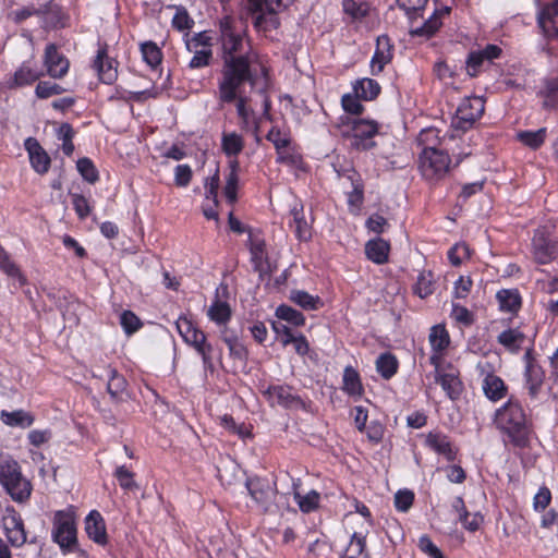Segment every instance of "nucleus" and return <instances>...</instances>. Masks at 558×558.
I'll use <instances>...</instances> for the list:
<instances>
[{
  "label": "nucleus",
  "mask_w": 558,
  "mask_h": 558,
  "mask_svg": "<svg viewBox=\"0 0 558 558\" xmlns=\"http://www.w3.org/2000/svg\"><path fill=\"white\" fill-rule=\"evenodd\" d=\"M219 41L221 45V78L218 83V99L221 105L236 101V111L243 128H248L254 111L247 107V98L241 95L245 83L255 85L252 66L258 54L246 38V26L231 16L219 22Z\"/></svg>",
  "instance_id": "f257e3e1"
},
{
  "label": "nucleus",
  "mask_w": 558,
  "mask_h": 558,
  "mask_svg": "<svg viewBox=\"0 0 558 558\" xmlns=\"http://www.w3.org/2000/svg\"><path fill=\"white\" fill-rule=\"evenodd\" d=\"M494 423L508 441L517 448H526L532 435V422L520 401L509 398L494 414Z\"/></svg>",
  "instance_id": "f03ea898"
},
{
  "label": "nucleus",
  "mask_w": 558,
  "mask_h": 558,
  "mask_svg": "<svg viewBox=\"0 0 558 558\" xmlns=\"http://www.w3.org/2000/svg\"><path fill=\"white\" fill-rule=\"evenodd\" d=\"M0 485L14 502L26 504L32 496L31 481L23 475L21 465L11 457L0 460Z\"/></svg>",
  "instance_id": "7ed1b4c3"
},
{
  "label": "nucleus",
  "mask_w": 558,
  "mask_h": 558,
  "mask_svg": "<svg viewBox=\"0 0 558 558\" xmlns=\"http://www.w3.org/2000/svg\"><path fill=\"white\" fill-rule=\"evenodd\" d=\"M450 165L449 155L436 147H425L418 159L421 174L430 182H437L445 178Z\"/></svg>",
  "instance_id": "20e7f679"
},
{
  "label": "nucleus",
  "mask_w": 558,
  "mask_h": 558,
  "mask_svg": "<svg viewBox=\"0 0 558 558\" xmlns=\"http://www.w3.org/2000/svg\"><path fill=\"white\" fill-rule=\"evenodd\" d=\"M378 123L373 120L353 119L347 124L343 135L352 148L365 151L376 146L373 138L378 134Z\"/></svg>",
  "instance_id": "39448f33"
},
{
  "label": "nucleus",
  "mask_w": 558,
  "mask_h": 558,
  "mask_svg": "<svg viewBox=\"0 0 558 558\" xmlns=\"http://www.w3.org/2000/svg\"><path fill=\"white\" fill-rule=\"evenodd\" d=\"M52 539L63 553L77 550L76 525L74 517L66 511H57L52 521Z\"/></svg>",
  "instance_id": "423d86ee"
},
{
  "label": "nucleus",
  "mask_w": 558,
  "mask_h": 558,
  "mask_svg": "<svg viewBox=\"0 0 558 558\" xmlns=\"http://www.w3.org/2000/svg\"><path fill=\"white\" fill-rule=\"evenodd\" d=\"M175 325L183 340L202 355L204 365H210L213 347L206 341V335L184 317L179 318Z\"/></svg>",
  "instance_id": "0eeeda50"
},
{
  "label": "nucleus",
  "mask_w": 558,
  "mask_h": 558,
  "mask_svg": "<svg viewBox=\"0 0 558 558\" xmlns=\"http://www.w3.org/2000/svg\"><path fill=\"white\" fill-rule=\"evenodd\" d=\"M484 109V100L481 97H466L462 99L452 119V126L462 132L470 130L475 121L481 118Z\"/></svg>",
  "instance_id": "6e6552de"
},
{
  "label": "nucleus",
  "mask_w": 558,
  "mask_h": 558,
  "mask_svg": "<svg viewBox=\"0 0 558 558\" xmlns=\"http://www.w3.org/2000/svg\"><path fill=\"white\" fill-rule=\"evenodd\" d=\"M3 530L9 543L14 547H21L26 543V531L20 513L11 506L7 507L2 519Z\"/></svg>",
  "instance_id": "1a4fd4ad"
},
{
  "label": "nucleus",
  "mask_w": 558,
  "mask_h": 558,
  "mask_svg": "<svg viewBox=\"0 0 558 558\" xmlns=\"http://www.w3.org/2000/svg\"><path fill=\"white\" fill-rule=\"evenodd\" d=\"M43 62L47 74L56 80L65 76L70 69L69 59L59 51L58 46L54 44L46 46Z\"/></svg>",
  "instance_id": "9d476101"
},
{
  "label": "nucleus",
  "mask_w": 558,
  "mask_h": 558,
  "mask_svg": "<svg viewBox=\"0 0 558 558\" xmlns=\"http://www.w3.org/2000/svg\"><path fill=\"white\" fill-rule=\"evenodd\" d=\"M369 534V523L351 527L350 541L340 558H371L366 549V538Z\"/></svg>",
  "instance_id": "9b49d317"
},
{
  "label": "nucleus",
  "mask_w": 558,
  "mask_h": 558,
  "mask_svg": "<svg viewBox=\"0 0 558 558\" xmlns=\"http://www.w3.org/2000/svg\"><path fill=\"white\" fill-rule=\"evenodd\" d=\"M270 405H279L282 408L291 409L303 405L302 399L292 392V387L288 385H274L268 386L262 390Z\"/></svg>",
  "instance_id": "f8f14e48"
},
{
  "label": "nucleus",
  "mask_w": 558,
  "mask_h": 558,
  "mask_svg": "<svg viewBox=\"0 0 558 558\" xmlns=\"http://www.w3.org/2000/svg\"><path fill=\"white\" fill-rule=\"evenodd\" d=\"M251 497L264 511H270L275 505L276 489L267 481L262 478L250 480L246 483Z\"/></svg>",
  "instance_id": "ddd939ff"
},
{
  "label": "nucleus",
  "mask_w": 558,
  "mask_h": 558,
  "mask_svg": "<svg viewBox=\"0 0 558 558\" xmlns=\"http://www.w3.org/2000/svg\"><path fill=\"white\" fill-rule=\"evenodd\" d=\"M533 256L536 263L545 265L550 263L556 254V244L550 241L545 230L535 231L532 239Z\"/></svg>",
  "instance_id": "4468645a"
},
{
  "label": "nucleus",
  "mask_w": 558,
  "mask_h": 558,
  "mask_svg": "<svg viewBox=\"0 0 558 558\" xmlns=\"http://www.w3.org/2000/svg\"><path fill=\"white\" fill-rule=\"evenodd\" d=\"M392 45L387 35L377 37L376 50L371 60V72L373 75L379 74L386 64L392 59Z\"/></svg>",
  "instance_id": "2eb2a0df"
},
{
  "label": "nucleus",
  "mask_w": 558,
  "mask_h": 558,
  "mask_svg": "<svg viewBox=\"0 0 558 558\" xmlns=\"http://www.w3.org/2000/svg\"><path fill=\"white\" fill-rule=\"evenodd\" d=\"M425 445L448 461L456 459L457 448L453 447L450 438L440 432H429L425 437Z\"/></svg>",
  "instance_id": "dca6fc26"
},
{
  "label": "nucleus",
  "mask_w": 558,
  "mask_h": 558,
  "mask_svg": "<svg viewBox=\"0 0 558 558\" xmlns=\"http://www.w3.org/2000/svg\"><path fill=\"white\" fill-rule=\"evenodd\" d=\"M85 532L87 536L98 545H106L108 542L104 518L97 510H93L85 519Z\"/></svg>",
  "instance_id": "f3484780"
},
{
  "label": "nucleus",
  "mask_w": 558,
  "mask_h": 558,
  "mask_svg": "<svg viewBox=\"0 0 558 558\" xmlns=\"http://www.w3.org/2000/svg\"><path fill=\"white\" fill-rule=\"evenodd\" d=\"M25 147L29 155V160L34 170L40 174L46 173L50 167V158L35 138H27Z\"/></svg>",
  "instance_id": "a211bd4d"
},
{
  "label": "nucleus",
  "mask_w": 558,
  "mask_h": 558,
  "mask_svg": "<svg viewBox=\"0 0 558 558\" xmlns=\"http://www.w3.org/2000/svg\"><path fill=\"white\" fill-rule=\"evenodd\" d=\"M538 25L545 36H558V0H555L541 11L538 15Z\"/></svg>",
  "instance_id": "6ab92c4d"
},
{
  "label": "nucleus",
  "mask_w": 558,
  "mask_h": 558,
  "mask_svg": "<svg viewBox=\"0 0 558 558\" xmlns=\"http://www.w3.org/2000/svg\"><path fill=\"white\" fill-rule=\"evenodd\" d=\"M482 389L485 397L493 402L500 401L508 393V387L505 381L493 373H489L484 377Z\"/></svg>",
  "instance_id": "aec40b11"
},
{
  "label": "nucleus",
  "mask_w": 558,
  "mask_h": 558,
  "mask_svg": "<svg viewBox=\"0 0 558 558\" xmlns=\"http://www.w3.org/2000/svg\"><path fill=\"white\" fill-rule=\"evenodd\" d=\"M435 381L441 386L442 390L451 400L459 399L463 391V384L454 372H437V374H435Z\"/></svg>",
  "instance_id": "412c9836"
},
{
  "label": "nucleus",
  "mask_w": 558,
  "mask_h": 558,
  "mask_svg": "<svg viewBox=\"0 0 558 558\" xmlns=\"http://www.w3.org/2000/svg\"><path fill=\"white\" fill-rule=\"evenodd\" d=\"M254 20L253 25L257 32L267 33L276 29L280 25L279 17L277 16V10L264 9L260 11H248Z\"/></svg>",
  "instance_id": "4be33fe9"
},
{
  "label": "nucleus",
  "mask_w": 558,
  "mask_h": 558,
  "mask_svg": "<svg viewBox=\"0 0 558 558\" xmlns=\"http://www.w3.org/2000/svg\"><path fill=\"white\" fill-rule=\"evenodd\" d=\"M301 485L300 478H292V494L300 510L304 513H310L318 508L320 496L316 490H311L306 495L299 492Z\"/></svg>",
  "instance_id": "5701e85b"
},
{
  "label": "nucleus",
  "mask_w": 558,
  "mask_h": 558,
  "mask_svg": "<svg viewBox=\"0 0 558 558\" xmlns=\"http://www.w3.org/2000/svg\"><path fill=\"white\" fill-rule=\"evenodd\" d=\"M94 68L101 82L111 84L116 81L118 74L113 66V61L108 58L106 49H99L94 61Z\"/></svg>",
  "instance_id": "b1692460"
},
{
  "label": "nucleus",
  "mask_w": 558,
  "mask_h": 558,
  "mask_svg": "<svg viewBox=\"0 0 558 558\" xmlns=\"http://www.w3.org/2000/svg\"><path fill=\"white\" fill-rule=\"evenodd\" d=\"M524 378L529 395L535 398L544 384V369L538 363H529V365H525Z\"/></svg>",
  "instance_id": "393cba45"
},
{
  "label": "nucleus",
  "mask_w": 558,
  "mask_h": 558,
  "mask_svg": "<svg viewBox=\"0 0 558 558\" xmlns=\"http://www.w3.org/2000/svg\"><path fill=\"white\" fill-rule=\"evenodd\" d=\"M342 178L350 181L352 186V191L348 193L349 206L360 208L364 199V185L361 175L351 169L347 170Z\"/></svg>",
  "instance_id": "a878e982"
},
{
  "label": "nucleus",
  "mask_w": 558,
  "mask_h": 558,
  "mask_svg": "<svg viewBox=\"0 0 558 558\" xmlns=\"http://www.w3.org/2000/svg\"><path fill=\"white\" fill-rule=\"evenodd\" d=\"M107 381V391L114 402H120L123 400V396L126 390V380L120 375L117 369L108 367L106 369Z\"/></svg>",
  "instance_id": "bb28decb"
},
{
  "label": "nucleus",
  "mask_w": 558,
  "mask_h": 558,
  "mask_svg": "<svg viewBox=\"0 0 558 558\" xmlns=\"http://www.w3.org/2000/svg\"><path fill=\"white\" fill-rule=\"evenodd\" d=\"M525 338V335L519 328H509L498 335L497 341L510 353H518Z\"/></svg>",
  "instance_id": "cd10ccee"
},
{
  "label": "nucleus",
  "mask_w": 558,
  "mask_h": 558,
  "mask_svg": "<svg viewBox=\"0 0 558 558\" xmlns=\"http://www.w3.org/2000/svg\"><path fill=\"white\" fill-rule=\"evenodd\" d=\"M390 245L381 238L369 240L365 245V253L369 260L381 265L388 260Z\"/></svg>",
  "instance_id": "c85d7f7f"
},
{
  "label": "nucleus",
  "mask_w": 558,
  "mask_h": 558,
  "mask_svg": "<svg viewBox=\"0 0 558 558\" xmlns=\"http://www.w3.org/2000/svg\"><path fill=\"white\" fill-rule=\"evenodd\" d=\"M1 421L11 427L26 428L34 423V416L24 410H16L12 412L2 411Z\"/></svg>",
  "instance_id": "c756f323"
},
{
  "label": "nucleus",
  "mask_w": 558,
  "mask_h": 558,
  "mask_svg": "<svg viewBox=\"0 0 558 558\" xmlns=\"http://www.w3.org/2000/svg\"><path fill=\"white\" fill-rule=\"evenodd\" d=\"M496 298L501 311L515 313L521 307V296L518 290H500Z\"/></svg>",
  "instance_id": "7c9ffc66"
},
{
  "label": "nucleus",
  "mask_w": 558,
  "mask_h": 558,
  "mask_svg": "<svg viewBox=\"0 0 558 558\" xmlns=\"http://www.w3.org/2000/svg\"><path fill=\"white\" fill-rule=\"evenodd\" d=\"M43 76V72H38L33 69L28 63L24 62L14 73L12 86L21 87L31 85L39 77Z\"/></svg>",
  "instance_id": "2f4dec72"
},
{
  "label": "nucleus",
  "mask_w": 558,
  "mask_h": 558,
  "mask_svg": "<svg viewBox=\"0 0 558 558\" xmlns=\"http://www.w3.org/2000/svg\"><path fill=\"white\" fill-rule=\"evenodd\" d=\"M354 94L364 100H373L380 93L379 84L372 78H363L357 81L353 86Z\"/></svg>",
  "instance_id": "473e14b6"
},
{
  "label": "nucleus",
  "mask_w": 558,
  "mask_h": 558,
  "mask_svg": "<svg viewBox=\"0 0 558 558\" xmlns=\"http://www.w3.org/2000/svg\"><path fill=\"white\" fill-rule=\"evenodd\" d=\"M290 300L306 311L318 310L323 306V302L319 296H314L302 290L291 291Z\"/></svg>",
  "instance_id": "72a5a7b5"
},
{
  "label": "nucleus",
  "mask_w": 558,
  "mask_h": 558,
  "mask_svg": "<svg viewBox=\"0 0 558 558\" xmlns=\"http://www.w3.org/2000/svg\"><path fill=\"white\" fill-rule=\"evenodd\" d=\"M342 389L350 396H361L363 392L360 376L357 372L351 366H347L344 368Z\"/></svg>",
  "instance_id": "f704fd0d"
},
{
  "label": "nucleus",
  "mask_w": 558,
  "mask_h": 558,
  "mask_svg": "<svg viewBox=\"0 0 558 558\" xmlns=\"http://www.w3.org/2000/svg\"><path fill=\"white\" fill-rule=\"evenodd\" d=\"M291 216L293 217L292 222L294 225V233L296 238L301 241L308 240L312 235V232L310 225L304 219L303 207L301 206V208H298L294 206L291 209Z\"/></svg>",
  "instance_id": "c9c22d12"
},
{
  "label": "nucleus",
  "mask_w": 558,
  "mask_h": 558,
  "mask_svg": "<svg viewBox=\"0 0 558 558\" xmlns=\"http://www.w3.org/2000/svg\"><path fill=\"white\" fill-rule=\"evenodd\" d=\"M376 369L385 378H391L398 371V361L391 353H383L376 360Z\"/></svg>",
  "instance_id": "e433bc0d"
},
{
  "label": "nucleus",
  "mask_w": 558,
  "mask_h": 558,
  "mask_svg": "<svg viewBox=\"0 0 558 558\" xmlns=\"http://www.w3.org/2000/svg\"><path fill=\"white\" fill-rule=\"evenodd\" d=\"M434 276L429 270H423L418 274L417 280L413 287V292L421 299H425L434 292Z\"/></svg>",
  "instance_id": "4c0bfd02"
},
{
  "label": "nucleus",
  "mask_w": 558,
  "mask_h": 558,
  "mask_svg": "<svg viewBox=\"0 0 558 558\" xmlns=\"http://www.w3.org/2000/svg\"><path fill=\"white\" fill-rule=\"evenodd\" d=\"M207 315L210 320L218 325L226 324L231 317V308L227 302L216 300L208 308Z\"/></svg>",
  "instance_id": "58836bf2"
},
{
  "label": "nucleus",
  "mask_w": 558,
  "mask_h": 558,
  "mask_svg": "<svg viewBox=\"0 0 558 558\" xmlns=\"http://www.w3.org/2000/svg\"><path fill=\"white\" fill-rule=\"evenodd\" d=\"M343 11L352 20H361L367 15L369 4L365 0H343Z\"/></svg>",
  "instance_id": "ea45409f"
},
{
  "label": "nucleus",
  "mask_w": 558,
  "mask_h": 558,
  "mask_svg": "<svg viewBox=\"0 0 558 558\" xmlns=\"http://www.w3.org/2000/svg\"><path fill=\"white\" fill-rule=\"evenodd\" d=\"M355 513H348L347 520L349 524H352L351 527H357L359 525H363L364 522L369 523V530L373 526V520L369 509L362 502L355 500Z\"/></svg>",
  "instance_id": "a19ab883"
},
{
  "label": "nucleus",
  "mask_w": 558,
  "mask_h": 558,
  "mask_svg": "<svg viewBox=\"0 0 558 558\" xmlns=\"http://www.w3.org/2000/svg\"><path fill=\"white\" fill-rule=\"evenodd\" d=\"M429 342L434 351L442 352L450 342L449 333L444 326L437 325L430 329Z\"/></svg>",
  "instance_id": "79ce46f5"
},
{
  "label": "nucleus",
  "mask_w": 558,
  "mask_h": 558,
  "mask_svg": "<svg viewBox=\"0 0 558 558\" xmlns=\"http://www.w3.org/2000/svg\"><path fill=\"white\" fill-rule=\"evenodd\" d=\"M0 269L8 275L9 277L16 278L19 281L24 284L25 278L22 275L20 268L16 266L14 262L11 260L10 255L7 251L0 245Z\"/></svg>",
  "instance_id": "37998d69"
},
{
  "label": "nucleus",
  "mask_w": 558,
  "mask_h": 558,
  "mask_svg": "<svg viewBox=\"0 0 558 558\" xmlns=\"http://www.w3.org/2000/svg\"><path fill=\"white\" fill-rule=\"evenodd\" d=\"M243 146V140L239 134L232 132L222 135V149L226 155L236 156L242 151Z\"/></svg>",
  "instance_id": "c03bdc74"
},
{
  "label": "nucleus",
  "mask_w": 558,
  "mask_h": 558,
  "mask_svg": "<svg viewBox=\"0 0 558 558\" xmlns=\"http://www.w3.org/2000/svg\"><path fill=\"white\" fill-rule=\"evenodd\" d=\"M544 96L543 106L545 108H558V76L550 78L546 82L545 88L542 92Z\"/></svg>",
  "instance_id": "a18cd8bd"
},
{
  "label": "nucleus",
  "mask_w": 558,
  "mask_h": 558,
  "mask_svg": "<svg viewBox=\"0 0 558 558\" xmlns=\"http://www.w3.org/2000/svg\"><path fill=\"white\" fill-rule=\"evenodd\" d=\"M276 316L279 319L286 320L294 326H303L305 323L304 315L288 305H280L276 310Z\"/></svg>",
  "instance_id": "49530a36"
},
{
  "label": "nucleus",
  "mask_w": 558,
  "mask_h": 558,
  "mask_svg": "<svg viewBox=\"0 0 558 558\" xmlns=\"http://www.w3.org/2000/svg\"><path fill=\"white\" fill-rule=\"evenodd\" d=\"M141 51L143 54L144 60L148 65L151 68L157 66L160 64L162 59L161 50L158 48V46L153 41H147L141 45Z\"/></svg>",
  "instance_id": "de8ad7c7"
},
{
  "label": "nucleus",
  "mask_w": 558,
  "mask_h": 558,
  "mask_svg": "<svg viewBox=\"0 0 558 558\" xmlns=\"http://www.w3.org/2000/svg\"><path fill=\"white\" fill-rule=\"evenodd\" d=\"M546 129H539L537 131H523L518 134V138L526 146L536 149L545 141Z\"/></svg>",
  "instance_id": "09e8293b"
},
{
  "label": "nucleus",
  "mask_w": 558,
  "mask_h": 558,
  "mask_svg": "<svg viewBox=\"0 0 558 558\" xmlns=\"http://www.w3.org/2000/svg\"><path fill=\"white\" fill-rule=\"evenodd\" d=\"M64 92H66L64 87L50 81H40L35 88V94L40 99H47L56 95H61Z\"/></svg>",
  "instance_id": "8fccbe9b"
},
{
  "label": "nucleus",
  "mask_w": 558,
  "mask_h": 558,
  "mask_svg": "<svg viewBox=\"0 0 558 558\" xmlns=\"http://www.w3.org/2000/svg\"><path fill=\"white\" fill-rule=\"evenodd\" d=\"M76 168L80 174L89 183H95L98 180V171L89 158H81L76 162Z\"/></svg>",
  "instance_id": "3c124183"
},
{
  "label": "nucleus",
  "mask_w": 558,
  "mask_h": 558,
  "mask_svg": "<svg viewBox=\"0 0 558 558\" xmlns=\"http://www.w3.org/2000/svg\"><path fill=\"white\" fill-rule=\"evenodd\" d=\"M441 22L439 20V16L433 14L427 21L424 22L423 25L413 28L411 31V34L415 36L430 37L438 31Z\"/></svg>",
  "instance_id": "603ef678"
},
{
  "label": "nucleus",
  "mask_w": 558,
  "mask_h": 558,
  "mask_svg": "<svg viewBox=\"0 0 558 558\" xmlns=\"http://www.w3.org/2000/svg\"><path fill=\"white\" fill-rule=\"evenodd\" d=\"M48 11V7L40 5L39 8H35L34 5H27L20 10L13 11L10 16L15 23H21L32 15H44Z\"/></svg>",
  "instance_id": "864d4df0"
},
{
  "label": "nucleus",
  "mask_w": 558,
  "mask_h": 558,
  "mask_svg": "<svg viewBox=\"0 0 558 558\" xmlns=\"http://www.w3.org/2000/svg\"><path fill=\"white\" fill-rule=\"evenodd\" d=\"M175 14L172 19V26L178 31L191 29L194 25L193 19L190 16L184 7H175Z\"/></svg>",
  "instance_id": "5fc2aeb1"
},
{
  "label": "nucleus",
  "mask_w": 558,
  "mask_h": 558,
  "mask_svg": "<svg viewBox=\"0 0 558 558\" xmlns=\"http://www.w3.org/2000/svg\"><path fill=\"white\" fill-rule=\"evenodd\" d=\"M120 323L128 335L137 331L142 327L141 319L131 311H124L121 314Z\"/></svg>",
  "instance_id": "6e6d98bb"
},
{
  "label": "nucleus",
  "mask_w": 558,
  "mask_h": 558,
  "mask_svg": "<svg viewBox=\"0 0 558 558\" xmlns=\"http://www.w3.org/2000/svg\"><path fill=\"white\" fill-rule=\"evenodd\" d=\"M119 485L126 490H133L137 488V484L133 480L134 474L129 471L124 465L117 468L114 472Z\"/></svg>",
  "instance_id": "4d7b16f0"
},
{
  "label": "nucleus",
  "mask_w": 558,
  "mask_h": 558,
  "mask_svg": "<svg viewBox=\"0 0 558 558\" xmlns=\"http://www.w3.org/2000/svg\"><path fill=\"white\" fill-rule=\"evenodd\" d=\"M470 257V250L465 243H457L448 252V258L453 266L461 265L464 258Z\"/></svg>",
  "instance_id": "13d9d810"
},
{
  "label": "nucleus",
  "mask_w": 558,
  "mask_h": 558,
  "mask_svg": "<svg viewBox=\"0 0 558 558\" xmlns=\"http://www.w3.org/2000/svg\"><path fill=\"white\" fill-rule=\"evenodd\" d=\"M213 58V51L210 48H203L201 50H196L193 58L191 59L189 66L191 69H201L209 65L210 60Z\"/></svg>",
  "instance_id": "bf43d9fd"
},
{
  "label": "nucleus",
  "mask_w": 558,
  "mask_h": 558,
  "mask_svg": "<svg viewBox=\"0 0 558 558\" xmlns=\"http://www.w3.org/2000/svg\"><path fill=\"white\" fill-rule=\"evenodd\" d=\"M418 144L425 147H436L439 143V131L435 128L424 129L417 137Z\"/></svg>",
  "instance_id": "052dcab7"
},
{
  "label": "nucleus",
  "mask_w": 558,
  "mask_h": 558,
  "mask_svg": "<svg viewBox=\"0 0 558 558\" xmlns=\"http://www.w3.org/2000/svg\"><path fill=\"white\" fill-rule=\"evenodd\" d=\"M414 494L411 490H399L395 495V507L402 512L408 511L413 505Z\"/></svg>",
  "instance_id": "680f3d73"
},
{
  "label": "nucleus",
  "mask_w": 558,
  "mask_h": 558,
  "mask_svg": "<svg viewBox=\"0 0 558 558\" xmlns=\"http://www.w3.org/2000/svg\"><path fill=\"white\" fill-rule=\"evenodd\" d=\"M277 153V162L288 165L291 167H298L301 162V156L296 153L292 151L289 146L281 148L280 150H276Z\"/></svg>",
  "instance_id": "e2e57ef3"
},
{
  "label": "nucleus",
  "mask_w": 558,
  "mask_h": 558,
  "mask_svg": "<svg viewBox=\"0 0 558 558\" xmlns=\"http://www.w3.org/2000/svg\"><path fill=\"white\" fill-rule=\"evenodd\" d=\"M192 169L189 165H179L174 170V183L177 186L185 187L192 180Z\"/></svg>",
  "instance_id": "0e129e2a"
},
{
  "label": "nucleus",
  "mask_w": 558,
  "mask_h": 558,
  "mask_svg": "<svg viewBox=\"0 0 558 558\" xmlns=\"http://www.w3.org/2000/svg\"><path fill=\"white\" fill-rule=\"evenodd\" d=\"M485 60L480 50L470 52L465 62L468 74L472 77L476 76Z\"/></svg>",
  "instance_id": "69168bd1"
},
{
  "label": "nucleus",
  "mask_w": 558,
  "mask_h": 558,
  "mask_svg": "<svg viewBox=\"0 0 558 558\" xmlns=\"http://www.w3.org/2000/svg\"><path fill=\"white\" fill-rule=\"evenodd\" d=\"M221 424L230 432L239 435L241 438L250 437L251 433L244 424H236L232 416L225 415L221 417Z\"/></svg>",
  "instance_id": "338daca9"
},
{
  "label": "nucleus",
  "mask_w": 558,
  "mask_h": 558,
  "mask_svg": "<svg viewBox=\"0 0 558 558\" xmlns=\"http://www.w3.org/2000/svg\"><path fill=\"white\" fill-rule=\"evenodd\" d=\"M361 97H357L356 95L352 96L350 94L343 95L341 99L342 107L344 111L352 113V114H360L363 111V106L360 102Z\"/></svg>",
  "instance_id": "774afa93"
}]
</instances>
